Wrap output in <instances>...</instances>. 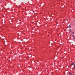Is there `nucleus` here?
Returning a JSON list of instances; mask_svg holds the SVG:
<instances>
[{
  "mask_svg": "<svg viewBox=\"0 0 75 75\" xmlns=\"http://www.w3.org/2000/svg\"><path fill=\"white\" fill-rule=\"evenodd\" d=\"M71 65H74V63H72L71 64Z\"/></svg>",
  "mask_w": 75,
  "mask_h": 75,
  "instance_id": "f257e3e1",
  "label": "nucleus"
},
{
  "mask_svg": "<svg viewBox=\"0 0 75 75\" xmlns=\"http://www.w3.org/2000/svg\"><path fill=\"white\" fill-rule=\"evenodd\" d=\"M75 37L74 35H73V39H75V38H74V37Z\"/></svg>",
  "mask_w": 75,
  "mask_h": 75,
  "instance_id": "f03ea898",
  "label": "nucleus"
},
{
  "mask_svg": "<svg viewBox=\"0 0 75 75\" xmlns=\"http://www.w3.org/2000/svg\"><path fill=\"white\" fill-rule=\"evenodd\" d=\"M71 27V26H70V25H69V28H70Z\"/></svg>",
  "mask_w": 75,
  "mask_h": 75,
  "instance_id": "7ed1b4c3",
  "label": "nucleus"
},
{
  "mask_svg": "<svg viewBox=\"0 0 75 75\" xmlns=\"http://www.w3.org/2000/svg\"><path fill=\"white\" fill-rule=\"evenodd\" d=\"M70 74L71 75H75L74 74H72L71 73H70Z\"/></svg>",
  "mask_w": 75,
  "mask_h": 75,
  "instance_id": "20e7f679",
  "label": "nucleus"
},
{
  "mask_svg": "<svg viewBox=\"0 0 75 75\" xmlns=\"http://www.w3.org/2000/svg\"><path fill=\"white\" fill-rule=\"evenodd\" d=\"M74 68H75V65H74V67H73Z\"/></svg>",
  "mask_w": 75,
  "mask_h": 75,
  "instance_id": "39448f33",
  "label": "nucleus"
},
{
  "mask_svg": "<svg viewBox=\"0 0 75 75\" xmlns=\"http://www.w3.org/2000/svg\"><path fill=\"white\" fill-rule=\"evenodd\" d=\"M70 31H71V29H70Z\"/></svg>",
  "mask_w": 75,
  "mask_h": 75,
  "instance_id": "423d86ee",
  "label": "nucleus"
},
{
  "mask_svg": "<svg viewBox=\"0 0 75 75\" xmlns=\"http://www.w3.org/2000/svg\"><path fill=\"white\" fill-rule=\"evenodd\" d=\"M72 32V31H70V32H69V33H71Z\"/></svg>",
  "mask_w": 75,
  "mask_h": 75,
  "instance_id": "0eeeda50",
  "label": "nucleus"
},
{
  "mask_svg": "<svg viewBox=\"0 0 75 75\" xmlns=\"http://www.w3.org/2000/svg\"><path fill=\"white\" fill-rule=\"evenodd\" d=\"M72 34H74V32H72Z\"/></svg>",
  "mask_w": 75,
  "mask_h": 75,
  "instance_id": "6e6552de",
  "label": "nucleus"
},
{
  "mask_svg": "<svg viewBox=\"0 0 75 75\" xmlns=\"http://www.w3.org/2000/svg\"><path fill=\"white\" fill-rule=\"evenodd\" d=\"M3 40H4V39H2Z\"/></svg>",
  "mask_w": 75,
  "mask_h": 75,
  "instance_id": "1a4fd4ad",
  "label": "nucleus"
},
{
  "mask_svg": "<svg viewBox=\"0 0 75 75\" xmlns=\"http://www.w3.org/2000/svg\"><path fill=\"white\" fill-rule=\"evenodd\" d=\"M4 42H5V41H4Z\"/></svg>",
  "mask_w": 75,
  "mask_h": 75,
  "instance_id": "9d476101",
  "label": "nucleus"
},
{
  "mask_svg": "<svg viewBox=\"0 0 75 75\" xmlns=\"http://www.w3.org/2000/svg\"><path fill=\"white\" fill-rule=\"evenodd\" d=\"M70 35H71V34H70Z\"/></svg>",
  "mask_w": 75,
  "mask_h": 75,
  "instance_id": "9b49d317",
  "label": "nucleus"
},
{
  "mask_svg": "<svg viewBox=\"0 0 75 75\" xmlns=\"http://www.w3.org/2000/svg\"><path fill=\"white\" fill-rule=\"evenodd\" d=\"M31 57H32V56H31Z\"/></svg>",
  "mask_w": 75,
  "mask_h": 75,
  "instance_id": "f8f14e48",
  "label": "nucleus"
}]
</instances>
